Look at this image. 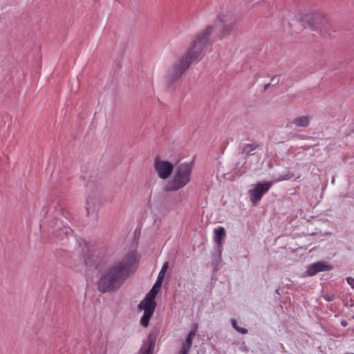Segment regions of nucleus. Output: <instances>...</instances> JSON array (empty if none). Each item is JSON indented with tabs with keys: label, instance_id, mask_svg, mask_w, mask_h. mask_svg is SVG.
I'll list each match as a JSON object with an SVG mask.
<instances>
[{
	"label": "nucleus",
	"instance_id": "obj_8",
	"mask_svg": "<svg viewBox=\"0 0 354 354\" xmlns=\"http://www.w3.org/2000/svg\"><path fill=\"white\" fill-rule=\"evenodd\" d=\"M138 308L144 311V314L140 319V325L143 327H147L148 326L149 320L153 314L156 306L140 303Z\"/></svg>",
	"mask_w": 354,
	"mask_h": 354
},
{
	"label": "nucleus",
	"instance_id": "obj_6",
	"mask_svg": "<svg viewBox=\"0 0 354 354\" xmlns=\"http://www.w3.org/2000/svg\"><path fill=\"white\" fill-rule=\"evenodd\" d=\"M333 266L324 261H317L308 266L306 271V276H314L317 273L324 271H329Z\"/></svg>",
	"mask_w": 354,
	"mask_h": 354
},
{
	"label": "nucleus",
	"instance_id": "obj_24",
	"mask_svg": "<svg viewBox=\"0 0 354 354\" xmlns=\"http://www.w3.org/2000/svg\"><path fill=\"white\" fill-rule=\"evenodd\" d=\"M198 324H194L193 326H192V328L190 331H194V336H196V331L198 330Z\"/></svg>",
	"mask_w": 354,
	"mask_h": 354
},
{
	"label": "nucleus",
	"instance_id": "obj_20",
	"mask_svg": "<svg viewBox=\"0 0 354 354\" xmlns=\"http://www.w3.org/2000/svg\"><path fill=\"white\" fill-rule=\"evenodd\" d=\"M163 279V278L158 276V278L153 285V287H156V288L159 289L162 285Z\"/></svg>",
	"mask_w": 354,
	"mask_h": 354
},
{
	"label": "nucleus",
	"instance_id": "obj_2",
	"mask_svg": "<svg viewBox=\"0 0 354 354\" xmlns=\"http://www.w3.org/2000/svg\"><path fill=\"white\" fill-rule=\"evenodd\" d=\"M138 255L129 251L122 257L110 255L106 260V268L97 282L101 292L114 291L122 286L136 269Z\"/></svg>",
	"mask_w": 354,
	"mask_h": 354
},
{
	"label": "nucleus",
	"instance_id": "obj_7",
	"mask_svg": "<svg viewBox=\"0 0 354 354\" xmlns=\"http://www.w3.org/2000/svg\"><path fill=\"white\" fill-rule=\"evenodd\" d=\"M54 228L52 235L56 240H63L64 236L66 238L73 236L72 230L68 226H62L58 221L56 222Z\"/></svg>",
	"mask_w": 354,
	"mask_h": 354
},
{
	"label": "nucleus",
	"instance_id": "obj_15",
	"mask_svg": "<svg viewBox=\"0 0 354 354\" xmlns=\"http://www.w3.org/2000/svg\"><path fill=\"white\" fill-rule=\"evenodd\" d=\"M214 239L215 243L217 245H221L222 239H224V237L225 236V230L224 227H218V228L214 230Z\"/></svg>",
	"mask_w": 354,
	"mask_h": 354
},
{
	"label": "nucleus",
	"instance_id": "obj_22",
	"mask_svg": "<svg viewBox=\"0 0 354 354\" xmlns=\"http://www.w3.org/2000/svg\"><path fill=\"white\" fill-rule=\"evenodd\" d=\"M346 281L351 286V287L354 289V278L348 277L346 278Z\"/></svg>",
	"mask_w": 354,
	"mask_h": 354
},
{
	"label": "nucleus",
	"instance_id": "obj_21",
	"mask_svg": "<svg viewBox=\"0 0 354 354\" xmlns=\"http://www.w3.org/2000/svg\"><path fill=\"white\" fill-rule=\"evenodd\" d=\"M86 212H87V215L88 216L91 213H92L93 212V209H92L91 205H90V202L89 201H86Z\"/></svg>",
	"mask_w": 354,
	"mask_h": 354
},
{
	"label": "nucleus",
	"instance_id": "obj_17",
	"mask_svg": "<svg viewBox=\"0 0 354 354\" xmlns=\"http://www.w3.org/2000/svg\"><path fill=\"white\" fill-rule=\"evenodd\" d=\"M194 337V332L189 331L184 342L185 343V344H187L192 347L193 339Z\"/></svg>",
	"mask_w": 354,
	"mask_h": 354
},
{
	"label": "nucleus",
	"instance_id": "obj_3",
	"mask_svg": "<svg viewBox=\"0 0 354 354\" xmlns=\"http://www.w3.org/2000/svg\"><path fill=\"white\" fill-rule=\"evenodd\" d=\"M193 165L191 162H184L178 165L174 171L171 178L167 182V191H178L189 183L192 179Z\"/></svg>",
	"mask_w": 354,
	"mask_h": 354
},
{
	"label": "nucleus",
	"instance_id": "obj_11",
	"mask_svg": "<svg viewBox=\"0 0 354 354\" xmlns=\"http://www.w3.org/2000/svg\"><path fill=\"white\" fill-rule=\"evenodd\" d=\"M158 291L159 289L153 286L151 290L146 295L145 298L143 300H142L140 303L149 304L153 306H156L155 298Z\"/></svg>",
	"mask_w": 354,
	"mask_h": 354
},
{
	"label": "nucleus",
	"instance_id": "obj_19",
	"mask_svg": "<svg viewBox=\"0 0 354 354\" xmlns=\"http://www.w3.org/2000/svg\"><path fill=\"white\" fill-rule=\"evenodd\" d=\"M190 349H191L190 346L185 344V342H183L179 354H189Z\"/></svg>",
	"mask_w": 354,
	"mask_h": 354
},
{
	"label": "nucleus",
	"instance_id": "obj_14",
	"mask_svg": "<svg viewBox=\"0 0 354 354\" xmlns=\"http://www.w3.org/2000/svg\"><path fill=\"white\" fill-rule=\"evenodd\" d=\"M98 255L95 252H88L84 259V262L86 265H94L96 267L99 266L97 261Z\"/></svg>",
	"mask_w": 354,
	"mask_h": 354
},
{
	"label": "nucleus",
	"instance_id": "obj_12",
	"mask_svg": "<svg viewBox=\"0 0 354 354\" xmlns=\"http://www.w3.org/2000/svg\"><path fill=\"white\" fill-rule=\"evenodd\" d=\"M155 342L150 337L145 342L140 349L139 354H151L154 348Z\"/></svg>",
	"mask_w": 354,
	"mask_h": 354
},
{
	"label": "nucleus",
	"instance_id": "obj_1",
	"mask_svg": "<svg viewBox=\"0 0 354 354\" xmlns=\"http://www.w3.org/2000/svg\"><path fill=\"white\" fill-rule=\"evenodd\" d=\"M219 22L207 26L189 44L187 52L178 57L169 69L166 81L169 86L181 77L192 63L199 62L212 50L209 37L222 39L229 35L236 24V19L231 12L218 17Z\"/></svg>",
	"mask_w": 354,
	"mask_h": 354
},
{
	"label": "nucleus",
	"instance_id": "obj_23",
	"mask_svg": "<svg viewBox=\"0 0 354 354\" xmlns=\"http://www.w3.org/2000/svg\"><path fill=\"white\" fill-rule=\"evenodd\" d=\"M324 299L328 301H330L334 299V296L327 295L324 296Z\"/></svg>",
	"mask_w": 354,
	"mask_h": 354
},
{
	"label": "nucleus",
	"instance_id": "obj_5",
	"mask_svg": "<svg viewBox=\"0 0 354 354\" xmlns=\"http://www.w3.org/2000/svg\"><path fill=\"white\" fill-rule=\"evenodd\" d=\"M153 167L158 176L162 180L170 177L174 171V165L171 162L161 160L159 158L154 160Z\"/></svg>",
	"mask_w": 354,
	"mask_h": 354
},
{
	"label": "nucleus",
	"instance_id": "obj_9",
	"mask_svg": "<svg viewBox=\"0 0 354 354\" xmlns=\"http://www.w3.org/2000/svg\"><path fill=\"white\" fill-rule=\"evenodd\" d=\"M311 120L310 115H301L295 118L290 123V127L295 126L296 127H306L309 125Z\"/></svg>",
	"mask_w": 354,
	"mask_h": 354
},
{
	"label": "nucleus",
	"instance_id": "obj_16",
	"mask_svg": "<svg viewBox=\"0 0 354 354\" xmlns=\"http://www.w3.org/2000/svg\"><path fill=\"white\" fill-rule=\"evenodd\" d=\"M230 322H231V325L233 327V328H234L237 332H239L241 334H243V335L248 333V330L246 328L239 327L237 325V322L235 319H231Z\"/></svg>",
	"mask_w": 354,
	"mask_h": 354
},
{
	"label": "nucleus",
	"instance_id": "obj_4",
	"mask_svg": "<svg viewBox=\"0 0 354 354\" xmlns=\"http://www.w3.org/2000/svg\"><path fill=\"white\" fill-rule=\"evenodd\" d=\"M293 177L294 174L291 171H286L284 173L279 174L277 178L273 179L270 182L259 183L256 184L253 189L248 191L251 202L254 205H257L261 201L262 196L269 191L270 188L274 183L289 180Z\"/></svg>",
	"mask_w": 354,
	"mask_h": 354
},
{
	"label": "nucleus",
	"instance_id": "obj_18",
	"mask_svg": "<svg viewBox=\"0 0 354 354\" xmlns=\"http://www.w3.org/2000/svg\"><path fill=\"white\" fill-rule=\"evenodd\" d=\"M168 267H169L168 262L164 263V264L162 266L161 270H160V272L158 273V277H162V278L164 279V277L165 276V273H166V272H167V270L168 269Z\"/></svg>",
	"mask_w": 354,
	"mask_h": 354
},
{
	"label": "nucleus",
	"instance_id": "obj_13",
	"mask_svg": "<svg viewBox=\"0 0 354 354\" xmlns=\"http://www.w3.org/2000/svg\"><path fill=\"white\" fill-rule=\"evenodd\" d=\"M259 147V145L256 142L243 144L242 146V153L245 156H254L255 153L254 150Z\"/></svg>",
	"mask_w": 354,
	"mask_h": 354
},
{
	"label": "nucleus",
	"instance_id": "obj_10",
	"mask_svg": "<svg viewBox=\"0 0 354 354\" xmlns=\"http://www.w3.org/2000/svg\"><path fill=\"white\" fill-rule=\"evenodd\" d=\"M321 17L319 14L308 13L303 16L302 21L312 30L316 28L315 21Z\"/></svg>",
	"mask_w": 354,
	"mask_h": 354
}]
</instances>
